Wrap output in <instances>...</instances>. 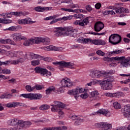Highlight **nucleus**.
Masks as SVG:
<instances>
[{
    "instance_id": "f257e3e1",
    "label": "nucleus",
    "mask_w": 130,
    "mask_h": 130,
    "mask_svg": "<svg viewBox=\"0 0 130 130\" xmlns=\"http://www.w3.org/2000/svg\"><path fill=\"white\" fill-rule=\"evenodd\" d=\"M105 61H110V60H117L120 62V68H129L130 67V57H125L124 56L121 57L116 56L111 58L104 57Z\"/></svg>"
},
{
    "instance_id": "f03ea898",
    "label": "nucleus",
    "mask_w": 130,
    "mask_h": 130,
    "mask_svg": "<svg viewBox=\"0 0 130 130\" xmlns=\"http://www.w3.org/2000/svg\"><path fill=\"white\" fill-rule=\"evenodd\" d=\"M53 64L58 66L60 71H63V68H68L69 69H75V64L71 62L66 61H56L53 62Z\"/></svg>"
},
{
    "instance_id": "7ed1b4c3",
    "label": "nucleus",
    "mask_w": 130,
    "mask_h": 130,
    "mask_svg": "<svg viewBox=\"0 0 130 130\" xmlns=\"http://www.w3.org/2000/svg\"><path fill=\"white\" fill-rule=\"evenodd\" d=\"M86 91H87V89L84 88L78 87L75 89L69 90L68 94H69V95L74 96V98L77 100V99L80 97V94L85 93Z\"/></svg>"
},
{
    "instance_id": "20e7f679",
    "label": "nucleus",
    "mask_w": 130,
    "mask_h": 130,
    "mask_svg": "<svg viewBox=\"0 0 130 130\" xmlns=\"http://www.w3.org/2000/svg\"><path fill=\"white\" fill-rule=\"evenodd\" d=\"M109 42L113 45H117L121 42V37L117 34L111 35L109 37Z\"/></svg>"
},
{
    "instance_id": "39448f33",
    "label": "nucleus",
    "mask_w": 130,
    "mask_h": 130,
    "mask_svg": "<svg viewBox=\"0 0 130 130\" xmlns=\"http://www.w3.org/2000/svg\"><path fill=\"white\" fill-rule=\"evenodd\" d=\"M20 97H23L30 100H39L42 97V95L37 93H22L20 94Z\"/></svg>"
},
{
    "instance_id": "423d86ee",
    "label": "nucleus",
    "mask_w": 130,
    "mask_h": 130,
    "mask_svg": "<svg viewBox=\"0 0 130 130\" xmlns=\"http://www.w3.org/2000/svg\"><path fill=\"white\" fill-rule=\"evenodd\" d=\"M35 71L36 74H40L43 77H50L51 76L50 71H48L46 69L42 68L40 67H36Z\"/></svg>"
},
{
    "instance_id": "0eeeda50",
    "label": "nucleus",
    "mask_w": 130,
    "mask_h": 130,
    "mask_svg": "<svg viewBox=\"0 0 130 130\" xmlns=\"http://www.w3.org/2000/svg\"><path fill=\"white\" fill-rule=\"evenodd\" d=\"M94 126L98 128H101L102 130H108L112 127V125L107 122H100L95 123Z\"/></svg>"
},
{
    "instance_id": "6e6552de",
    "label": "nucleus",
    "mask_w": 130,
    "mask_h": 130,
    "mask_svg": "<svg viewBox=\"0 0 130 130\" xmlns=\"http://www.w3.org/2000/svg\"><path fill=\"white\" fill-rule=\"evenodd\" d=\"M89 76L91 78H94V79L105 77V71L93 70L90 72Z\"/></svg>"
},
{
    "instance_id": "1a4fd4ad",
    "label": "nucleus",
    "mask_w": 130,
    "mask_h": 130,
    "mask_svg": "<svg viewBox=\"0 0 130 130\" xmlns=\"http://www.w3.org/2000/svg\"><path fill=\"white\" fill-rule=\"evenodd\" d=\"M64 31L67 36L75 37L78 32V29L74 28L73 26H67L64 27Z\"/></svg>"
},
{
    "instance_id": "9d476101",
    "label": "nucleus",
    "mask_w": 130,
    "mask_h": 130,
    "mask_svg": "<svg viewBox=\"0 0 130 130\" xmlns=\"http://www.w3.org/2000/svg\"><path fill=\"white\" fill-rule=\"evenodd\" d=\"M36 44L43 43L44 45H49L50 39L47 37H36Z\"/></svg>"
},
{
    "instance_id": "9b49d317",
    "label": "nucleus",
    "mask_w": 130,
    "mask_h": 130,
    "mask_svg": "<svg viewBox=\"0 0 130 130\" xmlns=\"http://www.w3.org/2000/svg\"><path fill=\"white\" fill-rule=\"evenodd\" d=\"M54 104L55 105H51V106H52L51 108V110L52 112H57L60 108H63V107H64L63 104L60 102L54 101Z\"/></svg>"
},
{
    "instance_id": "f8f14e48",
    "label": "nucleus",
    "mask_w": 130,
    "mask_h": 130,
    "mask_svg": "<svg viewBox=\"0 0 130 130\" xmlns=\"http://www.w3.org/2000/svg\"><path fill=\"white\" fill-rule=\"evenodd\" d=\"M20 121V120H19L17 118H13V119H10L7 122L8 124L9 125H11V126H15V129H20V123L19 122Z\"/></svg>"
},
{
    "instance_id": "ddd939ff",
    "label": "nucleus",
    "mask_w": 130,
    "mask_h": 130,
    "mask_svg": "<svg viewBox=\"0 0 130 130\" xmlns=\"http://www.w3.org/2000/svg\"><path fill=\"white\" fill-rule=\"evenodd\" d=\"M17 23L19 25H32V24H35L36 21H32L30 18L28 17L24 19H18Z\"/></svg>"
},
{
    "instance_id": "4468645a",
    "label": "nucleus",
    "mask_w": 130,
    "mask_h": 130,
    "mask_svg": "<svg viewBox=\"0 0 130 130\" xmlns=\"http://www.w3.org/2000/svg\"><path fill=\"white\" fill-rule=\"evenodd\" d=\"M112 81L110 79H108L107 80H104L101 84V87L103 90H111L112 89Z\"/></svg>"
},
{
    "instance_id": "2eb2a0df",
    "label": "nucleus",
    "mask_w": 130,
    "mask_h": 130,
    "mask_svg": "<svg viewBox=\"0 0 130 130\" xmlns=\"http://www.w3.org/2000/svg\"><path fill=\"white\" fill-rule=\"evenodd\" d=\"M60 84L61 87L63 88H69L71 87L73 84V82L71 81V79L65 77L61 80Z\"/></svg>"
},
{
    "instance_id": "dca6fc26",
    "label": "nucleus",
    "mask_w": 130,
    "mask_h": 130,
    "mask_svg": "<svg viewBox=\"0 0 130 130\" xmlns=\"http://www.w3.org/2000/svg\"><path fill=\"white\" fill-rule=\"evenodd\" d=\"M43 50H46L47 51H50L51 50H54V51H62L63 49L60 47H56L52 45L48 46L46 47H43L41 48Z\"/></svg>"
},
{
    "instance_id": "f3484780",
    "label": "nucleus",
    "mask_w": 130,
    "mask_h": 130,
    "mask_svg": "<svg viewBox=\"0 0 130 130\" xmlns=\"http://www.w3.org/2000/svg\"><path fill=\"white\" fill-rule=\"evenodd\" d=\"M48 58H44L42 56H40L38 54H34L33 53H30L29 54V57H27L28 60H31L32 59H39V60H47Z\"/></svg>"
},
{
    "instance_id": "a211bd4d",
    "label": "nucleus",
    "mask_w": 130,
    "mask_h": 130,
    "mask_svg": "<svg viewBox=\"0 0 130 130\" xmlns=\"http://www.w3.org/2000/svg\"><path fill=\"white\" fill-rule=\"evenodd\" d=\"M89 23V18L87 17L83 20H76L73 22L74 25H78L80 27H85Z\"/></svg>"
},
{
    "instance_id": "6ab92c4d",
    "label": "nucleus",
    "mask_w": 130,
    "mask_h": 130,
    "mask_svg": "<svg viewBox=\"0 0 130 130\" xmlns=\"http://www.w3.org/2000/svg\"><path fill=\"white\" fill-rule=\"evenodd\" d=\"M11 37L13 38V40L15 42L21 41V40H25L26 37L21 36L20 34L14 33L11 35Z\"/></svg>"
},
{
    "instance_id": "aec40b11",
    "label": "nucleus",
    "mask_w": 130,
    "mask_h": 130,
    "mask_svg": "<svg viewBox=\"0 0 130 130\" xmlns=\"http://www.w3.org/2000/svg\"><path fill=\"white\" fill-rule=\"evenodd\" d=\"M123 115L130 120V105H125L122 109Z\"/></svg>"
},
{
    "instance_id": "412c9836",
    "label": "nucleus",
    "mask_w": 130,
    "mask_h": 130,
    "mask_svg": "<svg viewBox=\"0 0 130 130\" xmlns=\"http://www.w3.org/2000/svg\"><path fill=\"white\" fill-rule=\"evenodd\" d=\"M20 123V129H23V128H27V127H29L32 123L29 121H23L22 120H20L19 121Z\"/></svg>"
},
{
    "instance_id": "4be33fe9",
    "label": "nucleus",
    "mask_w": 130,
    "mask_h": 130,
    "mask_svg": "<svg viewBox=\"0 0 130 130\" xmlns=\"http://www.w3.org/2000/svg\"><path fill=\"white\" fill-rule=\"evenodd\" d=\"M115 12L116 14H128L129 10L127 8L122 7H116Z\"/></svg>"
},
{
    "instance_id": "5701e85b",
    "label": "nucleus",
    "mask_w": 130,
    "mask_h": 130,
    "mask_svg": "<svg viewBox=\"0 0 130 130\" xmlns=\"http://www.w3.org/2000/svg\"><path fill=\"white\" fill-rule=\"evenodd\" d=\"M5 106L8 108H12L13 107H18V106H24V104L20 102H13L12 103H9L7 104Z\"/></svg>"
},
{
    "instance_id": "b1692460",
    "label": "nucleus",
    "mask_w": 130,
    "mask_h": 130,
    "mask_svg": "<svg viewBox=\"0 0 130 130\" xmlns=\"http://www.w3.org/2000/svg\"><path fill=\"white\" fill-rule=\"evenodd\" d=\"M32 44H36V37L31 38L29 39L25 40L23 42L24 46H30Z\"/></svg>"
},
{
    "instance_id": "393cba45",
    "label": "nucleus",
    "mask_w": 130,
    "mask_h": 130,
    "mask_svg": "<svg viewBox=\"0 0 130 130\" xmlns=\"http://www.w3.org/2000/svg\"><path fill=\"white\" fill-rule=\"evenodd\" d=\"M104 28V24L101 21L96 22L94 25V30L96 32H100Z\"/></svg>"
},
{
    "instance_id": "a878e982",
    "label": "nucleus",
    "mask_w": 130,
    "mask_h": 130,
    "mask_svg": "<svg viewBox=\"0 0 130 130\" xmlns=\"http://www.w3.org/2000/svg\"><path fill=\"white\" fill-rule=\"evenodd\" d=\"M92 43V44H94V45H105L106 44V42L103 40L101 39H94L92 40L91 39V42L90 43Z\"/></svg>"
},
{
    "instance_id": "bb28decb",
    "label": "nucleus",
    "mask_w": 130,
    "mask_h": 130,
    "mask_svg": "<svg viewBox=\"0 0 130 130\" xmlns=\"http://www.w3.org/2000/svg\"><path fill=\"white\" fill-rule=\"evenodd\" d=\"M52 7H41L38 6L35 8V11L36 12H38L39 13H41L42 12H44L45 11H50L52 10Z\"/></svg>"
},
{
    "instance_id": "cd10ccee",
    "label": "nucleus",
    "mask_w": 130,
    "mask_h": 130,
    "mask_svg": "<svg viewBox=\"0 0 130 130\" xmlns=\"http://www.w3.org/2000/svg\"><path fill=\"white\" fill-rule=\"evenodd\" d=\"M91 39H85L82 37H79L77 40V42L78 43H83V44H88L91 42Z\"/></svg>"
},
{
    "instance_id": "c85d7f7f",
    "label": "nucleus",
    "mask_w": 130,
    "mask_h": 130,
    "mask_svg": "<svg viewBox=\"0 0 130 130\" xmlns=\"http://www.w3.org/2000/svg\"><path fill=\"white\" fill-rule=\"evenodd\" d=\"M99 114H103L105 115L107 117H109L111 115V113L107 110L101 109L98 111Z\"/></svg>"
},
{
    "instance_id": "c756f323",
    "label": "nucleus",
    "mask_w": 130,
    "mask_h": 130,
    "mask_svg": "<svg viewBox=\"0 0 130 130\" xmlns=\"http://www.w3.org/2000/svg\"><path fill=\"white\" fill-rule=\"evenodd\" d=\"M1 43L3 44H11V45H16L17 44L14 42V41L9 39L7 40L0 39Z\"/></svg>"
},
{
    "instance_id": "7c9ffc66",
    "label": "nucleus",
    "mask_w": 130,
    "mask_h": 130,
    "mask_svg": "<svg viewBox=\"0 0 130 130\" xmlns=\"http://www.w3.org/2000/svg\"><path fill=\"white\" fill-rule=\"evenodd\" d=\"M64 31V27H58L55 28L56 36H61L62 32Z\"/></svg>"
},
{
    "instance_id": "2f4dec72",
    "label": "nucleus",
    "mask_w": 130,
    "mask_h": 130,
    "mask_svg": "<svg viewBox=\"0 0 130 130\" xmlns=\"http://www.w3.org/2000/svg\"><path fill=\"white\" fill-rule=\"evenodd\" d=\"M60 10L62 12H68V13H79V9H72L70 8H60Z\"/></svg>"
},
{
    "instance_id": "473e14b6",
    "label": "nucleus",
    "mask_w": 130,
    "mask_h": 130,
    "mask_svg": "<svg viewBox=\"0 0 130 130\" xmlns=\"http://www.w3.org/2000/svg\"><path fill=\"white\" fill-rule=\"evenodd\" d=\"M89 95L90 98H96L99 95V92L97 90H94L89 92Z\"/></svg>"
},
{
    "instance_id": "72a5a7b5",
    "label": "nucleus",
    "mask_w": 130,
    "mask_h": 130,
    "mask_svg": "<svg viewBox=\"0 0 130 130\" xmlns=\"http://www.w3.org/2000/svg\"><path fill=\"white\" fill-rule=\"evenodd\" d=\"M124 93L122 92H117L113 93V97L115 98H120V97H123Z\"/></svg>"
},
{
    "instance_id": "f704fd0d",
    "label": "nucleus",
    "mask_w": 130,
    "mask_h": 130,
    "mask_svg": "<svg viewBox=\"0 0 130 130\" xmlns=\"http://www.w3.org/2000/svg\"><path fill=\"white\" fill-rule=\"evenodd\" d=\"M0 74H4L5 75H10L11 74V70L7 68L2 69L1 68Z\"/></svg>"
},
{
    "instance_id": "c9c22d12",
    "label": "nucleus",
    "mask_w": 130,
    "mask_h": 130,
    "mask_svg": "<svg viewBox=\"0 0 130 130\" xmlns=\"http://www.w3.org/2000/svg\"><path fill=\"white\" fill-rule=\"evenodd\" d=\"M120 53H122V51L121 50H116L115 51L109 52L110 56H112V55H115V54H119Z\"/></svg>"
},
{
    "instance_id": "e433bc0d",
    "label": "nucleus",
    "mask_w": 130,
    "mask_h": 130,
    "mask_svg": "<svg viewBox=\"0 0 130 130\" xmlns=\"http://www.w3.org/2000/svg\"><path fill=\"white\" fill-rule=\"evenodd\" d=\"M4 50L5 51V52L3 53H5L6 55H7L8 56H10V57H15V51H9L7 52L5 50Z\"/></svg>"
},
{
    "instance_id": "4c0bfd02",
    "label": "nucleus",
    "mask_w": 130,
    "mask_h": 130,
    "mask_svg": "<svg viewBox=\"0 0 130 130\" xmlns=\"http://www.w3.org/2000/svg\"><path fill=\"white\" fill-rule=\"evenodd\" d=\"M25 90L27 91V92H33L34 90H35V87L34 86H31L30 85H26L25 87Z\"/></svg>"
},
{
    "instance_id": "58836bf2",
    "label": "nucleus",
    "mask_w": 130,
    "mask_h": 130,
    "mask_svg": "<svg viewBox=\"0 0 130 130\" xmlns=\"http://www.w3.org/2000/svg\"><path fill=\"white\" fill-rule=\"evenodd\" d=\"M73 19V15H69L68 16H64L62 18H59V21H69V20H72Z\"/></svg>"
},
{
    "instance_id": "ea45409f",
    "label": "nucleus",
    "mask_w": 130,
    "mask_h": 130,
    "mask_svg": "<svg viewBox=\"0 0 130 130\" xmlns=\"http://www.w3.org/2000/svg\"><path fill=\"white\" fill-rule=\"evenodd\" d=\"M55 90V87L54 86H50L46 90V94L48 95V94H50L51 92H53Z\"/></svg>"
},
{
    "instance_id": "a19ab883",
    "label": "nucleus",
    "mask_w": 130,
    "mask_h": 130,
    "mask_svg": "<svg viewBox=\"0 0 130 130\" xmlns=\"http://www.w3.org/2000/svg\"><path fill=\"white\" fill-rule=\"evenodd\" d=\"M113 106L114 108L116 109H120V108H121V105L117 102H114L113 104Z\"/></svg>"
},
{
    "instance_id": "79ce46f5",
    "label": "nucleus",
    "mask_w": 130,
    "mask_h": 130,
    "mask_svg": "<svg viewBox=\"0 0 130 130\" xmlns=\"http://www.w3.org/2000/svg\"><path fill=\"white\" fill-rule=\"evenodd\" d=\"M24 54L22 51L15 52V57H23Z\"/></svg>"
},
{
    "instance_id": "37998d69",
    "label": "nucleus",
    "mask_w": 130,
    "mask_h": 130,
    "mask_svg": "<svg viewBox=\"0 0 130 130\" xmlns=\"http://www.w3.org/2000/svg\"><path fill=\"white\" fill-rule=\"evenodd\" d=\"M0 23H5L6 24H8L12 23V21L10 19L0 18Z\"/></svg>"
},
{
    "instance_id": "c03bdc74",
    "label": "nucleus",
    "mask_w": 130,
    "mask_h": 130,
    "mask_svg": "<svg viewBox=\"0 0 130 130\" xmlns=\"http://www.w3.org/2000/svg\"><path fill=\"white\" fill-rule=\"evenodd\" d=\"M50 107L48 105H43L40 107V110H47L49 109Z\"/></svg>"
},
{
    "instance_id": "a18cd8bd",
    "label": "nucleus",
    "mask_w": 130,
    "mask_h": 130,
    "mask_svg": "<svg viewBox=\"0 0 130 130\" xmlns=\"http://www.w3.org/2000/svg\"><path fill=\"white\" fill-rule=\"evenodd\" d=\"M9 64H11V60H6L4 62H2L0 61V66H9Z\"/></svg>"
},
{
    "instance_id": "49530a36",
    "label": "nucleus",
    "mask_w": 130,
    "mask_h": 130,
    "mask_svg": "<svg viewBox=\"0 0 130 130\" xmlns=\"http://www.w3.org/2000/svg\"><path fill=\"white\" fill-rule=\"evenodd\" d=\"M31 66H39L40 61L39 60H34L31 61Z\"/></svg>"
},
{
    "instance_id": "de8ad7c7",
    "label": "nucleus",
    "mask_w": 130,
    "mask_h": 130,
    "mask_svg": "<svg viewBox=\"0 0 130 130\" xmlns=\"http://www.w3.org/2000/svg\"><path fill=\"white\" fill-rule=\"evenodd\" d=\"M89 34H90L91 35L100 36L102 35H105V32L98 33V32H95L94 31H90L89 32Z\"/></svg>"
},
{
    "instance_id": "09e8293b",
    "label": "nucleus",
    "mask_w": 130,
    "mask_h": 130,
    "mask_svg": "<svg viewBox=\"0 0 130 130\" xmlns=\"http://www.w3.org/2000/svg\"><path fill=\"white\" fill-rule=\"evenodd\" d=\"M11 14L13 15V16H18L21 17L23 15V12H11Z\"/></svg>"
},
{
    "instance_id": "8fccbe9b",
    "label": "nucleus",
    "mask_w": 130,
    "mask_h": 130,
    "mask_svg": "<svg viewBox=\"0 0 130 130\" xmlns=\"http://www.w3.org/2000/svg\"><path fill=\"white\" fill-rule=\"evenodd\" d=\"M96 54L98 55H99V56H105V53L104 52H103L101 50H98L96 51Z\"/></svg>"
},
{
    "instance_id": "3c124183",
    "label": "nucleus",
    "mask_w": 130,
    "mask_h": 130,
    "mask_svg": "<svg viewBox=\"0 0 130 130\" xmlns=\"http://www.w3.org/2000/svg\"><path fill=\"white\" fill-rule=\"evenodd\" d=\"M13 14H11V12L10 13H3L1 14V16H3L4 18H7V19H9L10 18H12V15Z\"/></svg>"
},
{
    "instance_id": "603ef678",
    "label": "nucleus",
    "mask_w": 130,
    "mask_h": 130,
    "mask_svg": "<svg viewBox=\"0 0 130 130\" xmlns=\"http://www.w3.org/2000/svg\"><path fill=\"white\" fill-rule=\"evenodd\" d=\"M79 117V115H77L76 114H71L70 116V118L72 119V120H77V119Z\"/></svg>"
},
{
    "instance_id": "864d4df0",
    "label": "nucleus",
    "mask_w": 130,
    "mask_h": 130,
    "mask_svg": "<svg viewBox=\"0 0 130 130\" xmlns=\"http://www.w3.org/2000/svg\"><path fill=\"white\" fill-rule=\"evenodd\" d=\"M89 96V94H88L87 93H82L80 95V97L82 99H87V98H88Z\"/></svg>"
},
{
    "instance_id": "5fc2aeb1",
    "label": "nucleus",
    "mask_w": 130,
    "mask_h": 130,
    "mask_svg": "<svg viewBox=\"0 0 130 130\" xmlns=\"http://www.w3.org/2000/svg\"><path fill=\"white\" fill-rule=\"evenodd\" d=\"M75 18V19H82V18H83V15H82L81 14H75L74 15H73V18Z\"/></svg>"
},
{
    "instance_id": "6e6d98bb",
    "label": "nucleus",
    "mask_w": 130,
    "mask_h": 130,
    "mask_svg": "<svg viewBox=\"0 0 130 130\" xmlns=\"http://www.w3.org/2000/svg\"><path fill=\"white\" fill-rule=\"evenodd\" d=\"M115 73V70H110L108 71H105V77L106 76V75H113V74Z\"/></svg>"
},
{
    "instance_id": "4d7b16f0",
    "label": "nucleus",
    "mask_w": 130,
    "mask_h": 130,
    "mask_svg": "<svg viewBox=\"0 0 130 130\" xmlns=\"http://www.w3.org/2000/svg\"><path fill=\"white\" fill-rule=\"evenodd\" d=\"M55 18H56V15L46 17L45 18H44V20H45L46 21H48V20H53L54 19H55Z\"/></svg>"
},
{
    "instance_id": "13d9d810",
    "label": "nucleus",
    "mask_w": 130,
    "mask_h": 130,
    "mask_svg": "<svg viewBox=\"0 0 130 130\" xmlns=\"http://www.w3.org/2000/svg\"><path fill=\"white\" fill-rule=\"evenodd\" d=\"M58 114L59 117H62L64 116V113L60 109L58 111Z\"/></svg>"
},
{
    "instance_id": "bf43d9fd",
    "label": "nucleus",
    "mask_w": 130,
    "mask_h": 130,
    "mask_svg": "<svg viewBox=\"0 0 130 130\" xmlns=\"http://www.w3.org/2000/svg\"><path fill=\"white\" fill-rule=\"evenodd\" d=\"M110 68H115L117 67V63L115 62V61H113L110 64H109Z\"/></svg>"
},
{
    "instance_id": "052dcab7",
    "label": "nucleus",
    "mask_w": 130,
    "mask_h": 130,
    "mask_svg": "<svg viewBox=\"0 0 130 130\" xmlns=\"http://www.w3.org/2000/svg\"><path fill=\"white\" fill-rule=\"evenodd\" d=\"M7 30H8V31H15V26H11L8 28L5 29H4V31H7Z\"/></svg>"
},
{
    "instance_id": "680f3d73",
    "label": "nucleus",
    "mask_w": 130,
    "mask_h": 130,
    "mask_svg": "<svg viewBox=\"0 0 130 130\" xmlns=\"http://www.w3.org/2000/svg\"><path fill=\"white\" fill-rule=\"evenodd\" d=\"M81 6L79 4H73L71 5V9H80Z\"/></svg>"
},
{
    "instance_id": "e2e57ef3",
    "label": "nucleus",
    "mask_w": 130,
    "mask_h": 130,
    "mask_svg": "<svg viewBox=\"0 0 130 130\" xmlns=\"http://www.w3.org/2000/svg\"><path fill=\"white\" fill-rule=\"evenodd\" d=\"M8 82L9 84H15L17 83V81L14 78H12L11 79H10L8 80Z\"/></svg>"
},
{
    "instance_id": "0e129e2a",
    "label": "nucleus",
    "mask_w": 130,
    "mask_h": 130,
    "mask_svg": "<svg viewBox=\"0 0 130 130\" xmlns=\"http://www.w3.org/2000/svg\"><path fill=\"white\" fill-rule=\"evenodd\" d=\"M11 60V64H19V60Z\"/></svg>"
},
{
    "instance_id": "69168bd1",
    "label": "nucleus",
    "mask_w": 130,
    "mask_h": 130,
    "mask_svg": "<svg viewBox=\"0 0 130 130\" xmlns=\"http://www.w3.org/2000/svg\"><path fill=\"white\" fill-rule=\"evenodd\" d=\"M0 78H2L3 80H9V79H10V76L0 75Z\"/></svg>"
},
{
    "instance_id": "338daca9",
    "label": "nucleus",
    "mask_w": 130,
    "mask_h": 130,
    "mask_svg": "<svg viewBox=\"0 0 130 130\" xmlns=\"http://www.w3.org/2000/svg\"><path fill=\"white\" fill-rule=\"evenodd\" d=\"M104 95L107 97H113V93L110 92H106Z\"/></svg>"
},
{
    "instance_id": "774afa93",
    "label": "nucleus",
    "mask_w": 130,
    "mask_h": 130,
    "mask_svg": "<svg viewBox=\"0 0 130 130\" xmlns=\"http://www.w3.org/2000/svg\"><path fill=\"white\" fill-rule=\"evenodd\" d=\"M14 27H15V31H20V30H21L22 28V26L21 25H17L16 26H14Z\"/></svg>"
}]
</instances>
